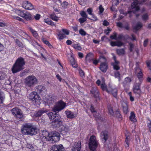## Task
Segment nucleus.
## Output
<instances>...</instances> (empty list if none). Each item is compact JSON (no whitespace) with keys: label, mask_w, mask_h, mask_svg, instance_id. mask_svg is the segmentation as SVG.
<instances>
[{"label":"nucleus","mask_w":151,"mask_h":151,"mask_svg":"<svg viewBox=\"0 0 151 151\" xmlns=\"http://www.w3.org/2000/svg\"><path fill=\"white\" fill-rule=\"evenodd\" d=\"M60 134L57 132H55L50 134V137H48V140L51 141L52 142H58L60 139Z\"/></svg>","instance_id":"6e6552de"},{"label":"nucleus","mask_w":151,"mask_h":151,"mask_svg":"<svg viewBox=\"0 0 151 151\" xmlns=\"http://www.w3.org/2000/svg\"><path fill=\"white\" fill-rule=\"evenodd\" d=\"M98 142L96 141L95 137L94 135L91 136L89 139L88 145L91 150L95 151L98 146Z\"/></svg>","instance_id":"39448f33"},{"label":"nucleus","mask_w":151,"mask_h":151,"mask_svg":"<svg viewBox=\"0 0 151 151\" xmlns=\"http://www.w3.org/2000/svg\"><path fill=\"white\" fill-rule=\"evenodd\" d=\"M146 65L149 69L151 70V60H148L146 61Z\"/></svg>","instance_id":"a19ab883"},{"label":"nucleus","mask_w":151,"mask_h":151,"mask_svg":"<svg viewBox=\"0 0 151 151\" xmlns=\"http://www.w3.org/2000/svg\"><path fill=\"white\" fill-rule=\"evenodd\" d=\"M81 142L80 141H78V142H75L74 145L72 148V150L73 151H80L81 148Z\"/></svg>","instance_id":"dca6fc26"},{"label":"nucleus","mask_w":151,"mask_h":151,"mask_svg":"<svg viewBox=\"0 0 151 151\" xmlns=\"http://www.w3.org/2000/svg\"><path fill=\"white\" fill-rule=\"evenodd\" d=\"M87 12L89 14L92 15V9L91 8H88L87 10Z\"/></svg>","instance_id":"774afa93"},{"label":"nucleus","mask_w":151,"mask_h":151,"mask_svg":"<svg viewBox=\"0 0 151 151\" xmlns=\"http://www.w3.org/2000/svg\"><path fill=\"white\" fill-rule=\"evenodd\" d=\"M86 0H78V1L79 4L81 5H84Z\"/></svg>","instance_id":"bf43d9fd"},{"label":"nucleus","mask_w":151,"mask_h":151,"mask_svg":"<svg viewBox=\"0 0 151 151\" xmlns=\"http://www.w3.org/2000/svg\"><path fill=\"white\" fill-rule=\"evenodd\" d=\"M139 2L138 0H134L131 4L132 11H128V13L129 14V17H131L132 15L131 14L132 12L134 14L138 11L139 10Z\"/></svg>","instance_id":"0eeeda50"},{"label":"nucleus","mask_w":151,"mask_h":151,"mask_svg":"<svg viewBox=\"0 0 151 151\" xmlns=\"http://www.w3.org/2000/svg\"><path fill=\"white\" fill-rule=\"evenodd\" d=\"M116 46L120 47L124 45V43L120 41H117L116 42Z\"/></svg>","instance_id":"864d4df0"},{"label":"nucleus","mask_w":151,"mask_h":151,"mask_svg":"<svg viewBox=\"0 0 151 151\" xmlns=\"http://www.w3.org/2000/svg\"><path fill=\"white\" fill-rule=\"evenodd\" d=\"M148 42V40L146 39L144 42L143 45L144 47H146L147 46Z\"/></svg>","instance_id":"e2e57ef3"},{"label":"nucleus","mask_w":151,"mask_h":151,"mask_svg":"<svg viewBox=\"0 0 151 151\" xmlns=\"http://www.w3.org/2000/svg\"><path fill=\"white\" fill-rule=\"evenodd\" d=\"M54 112L53 111L52 112L49 113L48 114L49 118L50 120H53L55 119V117H57V112H55V113L54 114L53 113Z\"/></svg>","instance_id":"bb28decb"},{"label":"nucleus","mask_w":151,"mask_h":151,"mask_svg":"<svg viewBox=\"0 0 151 151\" xmlns=\"http://www.w3.org/2000/svg\"><path fill=\"white\" fill-rule=\"evenodd\" d=\"M62 31L67 35H68L69 34V31L66 29H63Z\"/></svg>","instance_id":"69168bd1"},{"label":"nucleus","mask_w":151,"mask_h":151,"mask_svg":"<svg viewBox=\"0 0 151 151\" xmlns=\"http://www.w3.org/2000/svg\"><path fill=\"white\" fill-rule=\"evenodd\" d=\"M101 88L103 90H106V91L108 92H109V91L106 89V85L105 83H102L101 85Z\"/></svg>","instance_id":"a18cd8bd"},{"label":"nucleus","mask_w":151,"mask_h":151,"mask_svg":"<svg viewBox=\"0 0 151 151\" xmlns=\"http://www.w3.org/2000/svg\"><path fill=\"white\" fill-rule=\"evenodd\" d=\"M79 73L81 77H84L85 73L83 70L81 69L79 70Z\"/></svg>","instance_id":"4d7b16f0"},{"label":"nucleus","mask_w":151,"mask_h":151,"mask_svg":"<svg viewBox=\"0 0 151 151\" xmlns=\"http://www.w3.org/2000/svg\"><path fill=\"white\" fill-rule=\"evenodd\" d=\"M111 92L112 93V94L113 96L116 98L117 93V90L116 88H114L112 89L111 91Z\"/></svg>","instance_id":"e433bc0d"},{"label":"nucleus","mask_w":151,"mask_h":151,"mask_svg":"<svg viewBox=\"0 0 151 151\" xmlns=\"http://www.w3.org/2000/svg\"><path fill=\"white\" fill-rule=\"evenodd\" d=\"M30 100L35 102L40 101V97L37 92H33L31 93L28 96Z\"/></svg>","instance_id":"9d476101"},{"label":"nucleus","mask_w":151,"mask_h":151,"mask_svg":"<svg viewBox=\"0 0 151 151\" xmlns=\"http://www.w3.org/2000/svg\"><path fill=\"white\" fill-rule=\"evenodd\" d=\"M148 17L147 14H145L142 16V19L144 21L147 20L148 19Z\"/></svg>","instance_id":"09e8293b"},{"label":"nucleus","mask_w":151,"mask_h":151,"mask_svg":"<svg viewBox=\"0 0 151 151\" xmlns=\"http://www.w3.org/2000/svg\"><path fill=\"white\" fill-rule=\"evenodd\" d=\"M37 89L38 92L40 93H41L42 92H44L46 91L45 87L41 85L38 86L37 87Z\"/></svg>","instance_id":"cd10ccee"},{"label":"nucleus","mask_w":151,"mask_h":151,"mask_svg":"<svg viewBox=\"0 0 151 151\" xmlns=\"http://www.w3.org/2000/svg\"><path fill=\"white\" fill-rule=\"evenodd\" d=\"M116 52L119 55H124L125 54V50L124 49H119L116 50Z\"/></svg>","instance_id":"7c9ffc66"},{"label":"nucleus","mask_w":151,"mask_h":151,"mask_svg":"<svg viewBox=\"0 0 151 151\" xmlns=\"http://www.w3.org/2000/svg\"><path fill=\"white\" fill-rule=\"evenodd\" d=\"M41 16L40 14H37L36 15L34 16V17H33L34 19V18L36 20H39Z\"/></svg>","instance_id":"5fc2aeb1"},{"label":"nucleus","mask_w":151,"mask_h":151,"mask_svg":"<svg viewBox=\"0 0 151 151\" xmlns=\"http://www.w3.org/2000/svg\"><path fill=\"white\" fill-rule=\"evenodd\" d=\"M15 116H16L17 118L19 119H20L23 117V114L22 111L20 109H18V111H17Z\"/></svg>","instance_id":"c85d7f7f"},{"label":"nucleus","mask_w":151,"mask_h":151,"mask_svg":"<svg viewBox=\"0 0 151 151\" xmlns=\"http://www.w3.org/2000/svg\"><path fill=\"white\" fill-rule=\"evenodd\" d=\"M68 5V3L66 1L63 2L62 4V6L65 8L67 7Z\"/></svg>","instance_id":"13d9d810"},{"label":"nucleus","mask_w":151,"mask_h":151,"mask_svg":"<svg viewBox=\"0 0 151 151\" xmlns=\"http://www.w3.org/2000/svg\"><path fill=\"white\" fill-rule=\"evenodd\" d=\"M119 61H116L115 62L112 63H111V65L113 66V68L114 70H119L120 68L119 65Z\"/></svg>","instance_id":"b1692460"},{"label":"nucleus","mask_w":151,"mask_h":151,"mask_svg":"<svg viewBox=\"0 0 151 151\" xmlns=\"http://www.w3.org/2000/svg\"><path fill=\"white\" fill-rule=\"evenodd\" d=\"M58 36L59 37V39L60 40L63 39L65 37V35L63 33H60L58 35Z\"/></svg>","instance_id":"8fccbe9b"},{"label":"nucleus","mask_w":151,"mask_h":151,"mask_svg":"<svg viewBox=\"0 0 151 151\" xmlns=\"http://www.w3.org/2000/svg\"><path fill=\"white\" fill-rule=\"evenodd\" d=\"M114 76L116 78H118L119 81L121 80L120 74L118 71H116L114 73Z\"/></svg>","instance_id":"58836bf2"},{"label":"nucleus","mask_w":151,"mask_h":151,"mask_svg":"<svg viewBox=\"0 0 151 151\" xmlns=\"http://www.w3.org/2000/svg\"><path fill=\"white\" fill-rule=\"evenodd\" d=\"M90 110L92 112H96V111L95 109L94 108L92 105H91V106Z\"/></svg>","instance_id":"338daca9"},{"label":"nucleus","mask_w":151,"mask_h":151,"mask_svg":"<svg viewBox=\"0 0 151 151\" xmlns=\"http://www.w3.org/2000/svg\"><path fill=\"white\" fill-rule=\"evenodd\" d=\"M7 78L6 75L5 73L0 72V82L2 84H7L6 82V79Z\"/></svg>","instance_id":"2eb2a0df"},{"label":"nucleus","mask_w":151,"mask_h":151,"mask_svg":"<svg viewBox=\"0 0 151 151\" xmlns=\"http://www.w3.org/2000/svg\"><path fill=\"white\" fill-rule=\"evenodd\" d=\"M129 137L128 135L126 136L125 140V146L126 148H129Z\"/></svg>","instance_id":"72a5a7b5"},{"label":"nucleus","mask_w":151,"mask_h":151,"mask_svg":"<svg viewBox=\"0 0 151 151\" xmlns=\"http://www.w3.org/2000/svg\"><path fill=\"white\" fill-rule=\"evenodd\" d=\"M42 135L45 137L46 139L48 140V137H50V134L48 132L43 131L42 133Z\"/></svg>","instance_id":"4c0bfd02"},{"label":"nucleus","mask_w":151,"mask_h":151,"mask_svg":"<svg viewBox=\"0 0 151 151\" xmlns=\"http://www.w3.org/2000/svg\"><path fill=\"white\" fill-rule=\"evenodd\" d=\"M129 43V49L130 52H132L133 50V49L134 48V45L131 42L128 43Z\"/></svg>","instance_id":"c9c22d12"},{"label":"nucleus","mask_w":151,"mask_h":151,"mask_svg":"<svg viewBox=\"0 0 151 151\" xmlns=\"http://www.w3.org/2000/svg\"><path fill=\"white\" fill-rule=\"evenodd\" d=\"M115 115L116 117L120 119V120H122V116L119 111H117L115 112Z\"/></svg>","instance_id":"79ce46f5"},{"label":"nucleus","mask_w":151,"mask_h":151,"mask_svg":"<svg viewBox=\"0 0 151 151\" xmlns=\"http://www.w3.org/2000/svg\"><path fill=\"white\" fill-rule=\"evenodd\" d=\"M38 81L36 78L33 76L27 77L25 80L24 83L26 88H31L37 84Z\"/></svg>","instance_id":"7ed1b4c3"},{"label":"nucleus","mask_w":151,"mask_h":151,"mask_svg":"<svg viewBox=\"0 0 151 151\" xmlns=\"http://www.w3.org/2000/svg\"><path fill=\"white\" fill-rule=\"evenodd\" d=\"M142 27V24L140 22H138L137 23V25L133 27V29L137 31L139 29Z\"/></svg>","instance_id":"f704fd0d"},{"label":"nucleus","mask_w":151,"mask_h":151,"mask_svg":"<svg viewBox=\"0 0 151 151\" xmlns=\"http://www.w3.org/2000/svg\"><path fill=\"white\" fill-rule=\"evenodd\" d=\"M135 73H138L137 76L138 78L140 79L142 78V73L141 71V69L139 67H136L135 68Z\"/></svg>","instance_id":"4be33fe9"},{"label":"nucleus","mask_w":151,"mask_h":151,"mask_svg":"<svg viewBox=\"0 0 151 151\" xmlns=\"http://www.w3.org/2000/svg\"><path fill=\"white\" fill-rule=\"evenodd\" d=\"M50 17L53 20L57 21L58 20V17L54 14L50 15Z\"/></svg>","instance_id":"ea45409f"},{"label":"nucleus","mask_w":151,"mask_h":151,"mask_svg":"<svg viewBox=\"0 0 151 151\" xmlns=\"http://www.w3.org/2000/svg\"><path fill=\"white\" fill-rule=\"evenodd\" d=\"M18 108H15L12 109L11 110V112L13 114V115L15 116V115L16 114V113L18 111Z\"/></svg>","instance_id":"37998d69"},{"label":"nucleus","mask_w":151,"mask_h":151,"mask_svg":"<svg viewBox=\"0 0 151 151\" xmlns=\"http://www.w3.org/2000/svg\"><path fill=\"white\" fill-rule=\"evenodd\" d=\"M80 34L82 36H85L86 35V33L83 29H81L79 31Z\"/></svg>","instance_id":"de8ad7c7"},{"label":"nucleus","mask_w":151,"mask_h":151,"mask_svg":"<svg viewBox=\"0 0 151 151\" xmlns=\"http://www.w3.org/2000/svg\"><path fill=\"white\" fill-rule=\"evenodd\" d=\"M108 110L109 113L111 115H113L114 114V111L112 108L110 107L108 108Z\"/></svg>","instance_id":"6e6d98bb"},{"label":"nucleus","mask_w":151,"mask_h":151,"mask_svg":"<svg viewBox=\"0 0 151 151\" xmlns=\"http://www.w3.org/2000/svg\"><path fill=\"white\" fill-rule=\"evenodd\" d=\"M5 99V96L3 92L0 90V104H3Z\"/></svg>","instance_id":"473e14b6"},{"label":"nucleus","mask_w":151,"mask_h":151,"mask_svg":"<svg viewBox=\"0 0 151 151\" xmlns=\"http://www.w3.org/2000/svg\"><path fill=\"white\" fill-rule=\"evenodd\" d=\"M99 68L102 72H106L108 68L107 64L106 62L101 63Z\"/></svg>","instance_id":"a211bd4d"},{"label":"nucleus","mask_w":151,"mask_h":151,"mask_svg":"<svg viewBox=\"0 0 151 151\" xmlns=\"http://www.w3.org/2000/svg\"><path fill=\"white\" fill-rule=\"evenodd\" d=\"M15 12L18 15L23 17L27 21L32 20L34 19L33 17L28 12L24 13V11L19 10H16Z\"/></svg>","instance_id":"423d86ee"},{"label":"nucleus","mask_w":151,"mask_h":151,"mask_svg":"<svg viewBox=\"0 0 151 151\" xmlns=\"http://www.w3.org/2000/svg\"><path fill=\"white\" fill-rule=\"evenodd\" d=\"M22 7L26 9L29 10L35 9L33 5L28 1L24 2L22 5Z\"/></svg>","instance_id":"ddd939ff"},{"label":"nucleus","mask_w":151,"mask_h":151,"mask_svg":"<svg viewBox=\"0 0 151 151\" xmlns=\"http://www.w3.org/2000/svg\"><path fill=\"white\" fill-rule=\"evenodd\" d=\"M44 101L45 102V105H48V106L53 104L54 102L53 99L52 98H50L47 99H46Z\"/></svg>","instance_id":"a878e982"},{"label":"nucleus","mask_w":151,"mask_h":151,"mask_svg":"<svg viewBox=\"0 0 151 151\" xmlns=\"http://www.w3.org/2000/svg\"><path fill=\"white\" fill-rule=\"evenodd\" d=\"M48 111V110L45 109H42L38 111L36 114L35 116L37 117H39L41 116L44 113H46Z\"/></svg>","instance_id":"aec40b11"},{"label":"nucleus","mask_w":151,"mask_h":151,"mask_svg":"<svg viewBox=\"0 0 151 151\" xmlns=\"http://www.w3.org/2000/svg\"><path fill=\"white\" fill-rule=\"evenodd\" d=\"M114 35H111L110 36V38L112 39L117 40V38H116L117 35L116 33L115 32H114L113 33Z\"/></svg>","instance_id":"49530a36"},{"label":"nucleus","mask_w":151,"mask_h":151,"mask_svg":"<svg viewBox=\"0 0 151 151\" xmlns=\"http://www.w3.org/2000/svg\"><path fill=\"white\" fill-rule=\"evenodd\" d=\"M50 151H65V150L61 145H55L51 147Z\"/></svg>","instance_id":"f8f14e48"},{"label":"nucleus","mask_w":151,"mask_h":151,"mask_svg":"<svg viewBox=\"0 0 151 151\" xmlns=\"http://www.w3.org/2000/svg\"><path fill=\"white\" fill-rule=\"evenodd\" d=\"M121 104L124 113L126 114L128 112L127 104L126 102L124 101H121Z\"/></svg>","instance_id":"f3484780"},{"label":"nucleus","mask_w":151,"mask_h":151,"mask_svg":"<svg viewBox=\"0 0 151 151\" xmlns=\"http://www.w3.org/2000/svg\"><path fill=\"white\" fill-rule=\"evenodd\" d=\"M135 115L134 113L133 112H131L130 114V116H129V119L130 120L133 122H136V119L135 118Z\"/></svg>","instance_id":"2f4dec72"},{"label":"nucleus","mask_w":151,"mask_h":151,"mask_svg":"<svg viewBox=\"0 0 151 151\" xmlns=\"http://www.w3.org/2000/svg\"><path fill=\"white\" fill-rule=\"evenodd\" d=\"M66 106L65 103L62 100L60 101L55 103L52 108V110L53 112L58 113L64 109Z\"/></svg>","instance_id":"20e7f679"},{"label":"nucleus","mask_w":151,"mask_h":151,"mask_svg":"<svg viewBox=\"0 0 151 151\" xmlns=\"http://www.w3.org/2000/svg\"><path fill=\"white\" fill-rule=\"evenodd\" d=\"M63 124V121L60 116H57L52 122V125L54 127L60 128Z\"/></svg>","instance_id":"1a4fd4ad"},{"label":"nucleus","mask_w":151,"mask_h":151,"mask_svg":"<svg viewBox=\"0 0 151 151\" xmlns=\"http://www.w3.org/2000/svg\"><path fill=\"white\" fill-rule=\"evenodd\" d=\"M67 117L69 118L72 119L75 117L76 115H74L72 112L68 111H65Z\"/></svg>","instance_id":"5701e85b"},{"label":"nucleus","mask_w":151,"mask_h":151,"mask_svg":"<svg viewBox=\"0 0 151 151\" xmlns=\"http://www.w3.org/2000/svg\"><path fill=\"white\" fill-rule=\"evenodd\" d=\"M128 95L130 96V99L132 101H133L134 100V97L132 96L131 92H129L128 93Z\"/></svg>","instance_id":"052dcab7"},{"label":"nucleus","mask_w":151,"mask_h":151,"mask_svg":"<svg viewBox=\"0 0 151 151\" xmlns=\"http://www.w3.org/2000/svg\"><path fill=\"white\" fill-rule=\"evenodd\" d=\"M25 64L24 59L22 57L18 58L12 68L13 73H15L23 70Z\"/></svg>","instance_id":"f03ea898"},{"label":"nucleus","mask_w":151,"mask_h":151,"mask_svg":"<svg viewBox=\"0 0 151 151\" xmlns=\"http://www.w3.org/2000/svg\"><path fill=\"white\" fill-rule=\"evenodd\" d=\"M93 55L91 53L87 54L86 57V60L89 62H91L93 60Z\"/></svg>","instance_id":"412c9836"},{"label":"nucleus","mask_w":151,"mask_h":151,"mask_svg":"<svg viewBox=\"0 0 151 151\" xmlns=\"http://www.w3.org/2000/svg\"><path fill=\"white\" fill-rule=\"evenodd\" d=\"M70 62L72 66L74 68H76L77 67V64L76 63L75 60L74 58L71 56L70 60Z\"/></svg>","instance_id":"c756f323"},{"label":"nucleus","mask_w":151,"mask_h":151,"mask_svg":"<svg viewBox=\"0 0 151 151\" xmlns=\"http://www.w3.org/2000/svg\"><path fill=\"white\" fill-rule=\"evenodd\" d=\"M101 137L102 140H104L105 142L108 138V132L106 131L102 132L101 134Z\"/></svg>","instance_id":"6ab92c4d"},{"label":"nucleus","mask_w":151,"mask_h":151,"mask_svg":"<svg viewBox=\"0 0 151 151\" xmlns=\"http://www.w3.org/2000/svg\"><path fill=\"white\" fill-rule=\"evenodd\" d=\"M37 129L32 124L27 123L23 125L21 129L22 133L24 135H35L37 134Z\"/></svg>","instance_id":"f257e3e1"},{"label":"nucleus","mask_w":151,"mask_h":151,"mask_svg":"<svg viewBox=\"0 0 151 151\" xmlns=\"http://www.w3.org/2000/svg\"><path fill=\"white\" fill-rule=\"evenodd\" d=\"M95 97H97L99 96V91L96 88H93L90 91Z\"/></svg>","instance_id":"393cba45"},{"label":"nucleus","mask_w":151,"mask_h":151,"mask_svg":"<svg viewBox=\"0 0 151 151\" xmlns=\"http://www.w3.org/2000/svg\"><path fill=\"white\" fill-rule=\"evenodd\" d=\"M125 81L126 83H130L131 82V78L129 77H127L125 79Z\"/></svg>","instance_id":"680f3d73"},{"label":"nucleus","mask_w":151,"mask_h":151,"mask_svg":"<svg viewBox=\"0 0 151 151\" xmlns=\"http://www.w3.org/2000/svg\"><path fill=\"white\" fill-rule=\"evenodd\" d=\"M99 8L100 13H102L104 11V8L102 7L101 5H100L99 6Z\"/></svg>","instance_id":"0e129e2a"},{"label":"nucleus","mask_w":151,"mask_h":151,"mask_svg":"<svg viewBox=\"0 0 151 151\" xmlns=\"http://www.w3.org/2000/svg\"><path fill=\"white\" fill-rule=\"evenodd\" d=\"M15 42L18 45L19 47L22 46V43L18 39L15 40Z\"/></svg>","instance_id":"3c124183"},{"label":"nucleus","mask_w":151,"mask_h":151,"mask_svg":"<svg viewBox=\"0 0 151 151\" xmlns=\"http://www.w3.org/2000/svg\"><path fill=\"white\" fill-rule=\"evenodd\" d=\"M86 18L83 17L79 19V22L81 23H84L86 21Z\"/></svg>","instance_id":"603ef678"},{"label":"nucleus","mask_w":151,"mask_h":151,"mask_svg":"<svg viewBox=\"0 0 151 151\" xmlns=\"http://www.w3.org/2000/svg\"><path fill=\"white\" fill-rule=\"evenodd\" d=\"M81 15L83 18H88L87 15L86 14V12L84 11L81 12L80 13ZM89 19H90L89 18H88Z\"/></svg>","instance_id":"c03bdc74"},{"label":"nucleus","mask_w":151,"mask_h":151,"mask_svg":"<svg viewBox=\"0 0 151 151\" xmlns=\"http://www.w3.org/2000/svg\"><path fill=\"white\" fill-rule=\"evenodd\" d=\"M59 130L62 134L65 135L70 130V128L68 126L62 125L59 128Z\"/></svg>","instance_id":"9b49d317"},{"label":"nucleus","mask_w":151,"mask_h":151,"mask_svg":"<svg viewBox=\"0 0 151 151\" xmlns=\"http://www.w3.org/2000/svg\"><path fill=\"white\" fill-rule=\"evenodd\" d=\"M140 83H138L135 84L134 85L133 90L134 93L136 94L139 95L141 93V91L140 88Z\"/></svg>","instance_id":"4468645a"}]
</instances>
